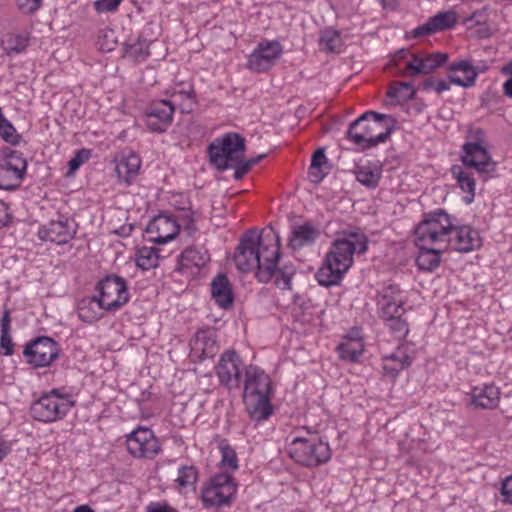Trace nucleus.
I'll return each instance as SVG.
<instances>
[{"mask_svg": "<svg viewBox=\"0 0 512 512\" xmlns=\"http://www.w3.org/2000/svg\"><path fill=\"white\" fill-rule=\"evenodd\" d=\"M126 445L129 453L137 458H154L160 451V444L148 428H138L128 435Z\"/></svg>", "mask_w": 512, "mask_h": 512, "instance_id": "15", "label": "nucleus"}, {"mask_svg": "<svg viewBox=\"0 0 512 512\" xmlns=\"http://www.w3.org/2000/svg\"><path fill=\"white\" fill-rule=\"evenodd\" d=\"M211 295L216 304L227 309L232 306L234 294L228 277L225 274H218L211 282Z\"/></svg>", "mask_w": 512, "mask_h": 512, "instance_id": "25", "label": "nucleus"}, {"mask_svg": "<svg viewBox=\"0 0 512 512\" xmlns=\"http://www.w3.org/2000/svg\"><path fill=\"white\" fill-rule=\"evenodd\" d=\"M77 228L78 225L73 219L60 216L58 220H51L41 226L38 230V237L42 241L64 245L74 238Z\"/></svg>", "mask_w": 512, "mask_h": 512, "instance_id": "14", "label": "nucleus"}, {"mask_svg": "<svg viewBox=\"0 0 512 512\" xmlns=\"http://www.w3.org/2000/svg\"><path fill=\"white\" fill-rule=\"evenodd\" d=\"M0 136L11 145L19 144L22 139V136L17 133L15 127L7 118L0 123Z\"/></svg>", "mask_w": 512, "mask_h": 512, "instance_id": "43", "label": "nucleus"}, {"mask_svg": "<svg viewBox=\"0 0 512 512\" xmlns=\"http://www.w3.org/2000/svg\"><path fill=\"white\" fill-rule=\"evenodd\" d=\"M14 344L12 342L9 332H1L0 336V348L4 350V355L10 356L14 352Z\"/></svg>", "mask_w": 512, "mask_h": 512, "instance_id": "51", "label": "nucleus"}, {"mask_svg": "<svg viewBox=\"0 0 512 512\" xmlns=\"http://www.w3.org/2000/svg\"><path fill=\"white\" fill-rule=\"evenodd\" d=\"M140 166V158L136 154L130 153L129 155L122 156L117 160L115 171L119 180L126 184H131V182L137 177Z\"/></svg>", "mask_w": 512, "mask_h": 512, "instance_id": "27", "label": "nucleus"}, {"mask_svg": "<svg viewBox=\"0 0 512 512\" xmlns=\"http://www.w3.org/2000/svg\"><path fill=\"white\" fill-rule=\"evenodd\" d=\"M271 378L261 368L250 365L245 369L243 402L250 418L263 421L273 412Z\"/></svg>", "mask_w": 512, "mask_h": 512, "instance_id": "4", "label": "nucleus"}, {"mask_svg": "<svg viewBox=\"0 0 512 512\" xmlns=\"http://www.w3.org/2000/svg\"><path fill=\"white\" fill-rule=\"evenodd\" d=\"M388 97L396 99L398 102L411 100L415 96V89L408 82H394L387 92Z\"/></svg>", "mask_w": 512, "mask_h": 512, "instance_id": "36", "label": "nucleus"}, {"mask_svg": "<svg viewBox=\"0 0 512 512\" xmlns=\"http://www.w3.org/2000/svg\"><path fill=\"white\" fill-rule=\"evenodd\" d=\"M309 178L313 183H319L323 180L324 174L321 172L320 168L313 169V166L309 167Z\"/></svg>", "mask_w": 512, "mask_h": 512, "instance_id": "58", "label": "nucleus"}, {"mask_svg": "<svg viewBox=\"0 0 512 512\" xmlns=\"http://www.w3.org/2000/svg\"><path fill=\"white\" fill-rule=\"evenodd\" d=\"M367 244V237L357 232L345 234L344 237L334 240L324 263L315 274L318 283L324 287L339 285L353 264V255L365 253Z\"/></svg>", "mask_w": 512, "mask_h": 512, "instance_id": "1", "label": "nucleus"}, {"mask_svg": "<svg viewBox=\"0 0 512 512\" xmlns=\"http://www.w3.org/2000/svg\"><path fill=\"white\" fill-rule=\"evenodd\" d=\"M122 0H97L95 2V9L98 12H111L118 8Z\"/></svg>", "mask_w": 512, "mask_h": 512, "instance_id": "50", "label": "nucleus"}, {"mask_svg": "<svg viewBox=\"0 0 512 512\" xmlns=\"http://www.w3.org/2000/svg\"><path fill=\"white\" fill-rule=\"evenodd\" d=\"M242 361L235 351L222 354L217 366L216 374L220 383L228 389L239 388L241 384Z\"/></svg>", "mask_w": 512, "mask_h": 512, "instance_id": "18", "label": "nucleus"}, {"mask_svg": "<svg viewBox=\"0 0 512 512\" xmlns=\"http://www.w3.org/2000/svg\"><path fill=\"white\" fill-rule=\"evenodd\" d=\"M498 31V27L494 23L482 22V38L490 37Z\"/></svg>", "mask_w": 512, "mask_h": 512, "instance_id": "56", "label": "nucleus"}, {"mask_svg": "<svg viewBox=\"0 0 512 512\" xmlns=\"http://www.w3.org/2000/svg\"><path fill=\"white\" fill-rule=\"evenodd\" d=\"M363 350L364 345L360 338L346 337L338 346L340 358L351 362L357 361Z\"/></svg>", "mask_w": 512, "mask_h": 512, "instance_id": "29", "label": "nucleus"}, {"mask_svg": "<svg viewBox=\"0 0 512 512\" xmlns=\"http://www.w3.org/2000/svg\"><path fill=\"white\" fill-rule=\"evenodd\" d=\"M147 512H176L167 504L152 503L147 507Z\"/></svg>", "mask_w": 512, "mask_h": 512, "instance_id": "55", "label": "nucleus"}, {"mask_svg": "<svg viewBox=\"0 0 512 512\" xmlns=\"http://www.w3.org/2000/svg\"><path fill=\"white\" fill-rule=\"evenodd\" d=\"M10 314H9V311L6 310L2 316V319H1V332H9L10 331Z\"/></svg>", "mask_w": 512, "mask_h": 512, "instance_id": "59", "label": "nucleus"}, {"mask_svg": "<svg viewBox=\"0 0 512 512\" xmlns=\"http://www.w3.org/2000/svg\"><path fill=\"white\" fill-rule=\"evenodd\" d=\"M192 352L203 360L206 358H213L217 352L216 341L208 335L206 331L197 332L196 337L192 343Z\"/></svg>", "mask_w": 512, "mask_h": 512, "instance_id": "28", "label": "nucleus"}, {"mask_svg": "<svg viewBox=\"0 0 512 512\" xmlns=\"http://www.w3.org/2000/svg\"><path fill=\"white\" fill-rule=\"evenodd\" d=\"M3 163L9 165L12 168H17L22 174H25L27 169V161L23 157L22 153L17 150L7 148L4 150Z\"/></svg>", "mask_w": 512, "mask_h": 512, "instance_id": "40", "label": "nucleus"}, {"mask_svg": "<svg viewBox=\"0 0 512 512\" xmlns=\"http://www.w3.org/2000/svg\"><path fill=\"white\" fill-rule=\"evenodd\" d=\"M185 265L191 264L195 267H203L210 261V255L204 247H188L181 254Z\"/></svg>", "mask_w": 512, "mask_h": 512, "instance_id": "32", "label": "nucleus"}, {"mask_svg": "<svg viewBox=\"0 0 512 512\" xmlns=\"http://www.w3.org/2000/svg\"><path fill=\"white\" fill-rule=\"evenodd\" d=\"M269 231L260 234L257 244V256H259L258 270L256 277L260 282L267 283L275 276V285L282 290L291 289V279L295 274L293 265H284L277 269V262L280 258V237L268 227Z\"/></svg>", "mask_w": 512, "mask_h": 512, "instance_id": "3", "label": "nucleus"}, {"mask_svg": "<svg viewBox=\"0 0 512 512\" xmlns=\"http://www.w3.org/2000/svg\"><path fill=\"white\" fill-rule=\"evenodd\" d=\"M405 299L398 285L388 284L377 295V307L380 318H391L393 315L404 314Z\"/></svg>", "mask_w": 512, "mask_h": 512, "instance_id": "19", "label": "nucleus"}, {"mask_svg": "<svg viewBox=\"0 0 512 512\" xmlns=\"http://www.w3.org/2000/svg\"><path fill=\"white\" fill-rule=\"evenodd\" d=\"M42 0H17L18 8L24 14H33L41 6Z\"/></svg>", "mask_w": 512, "mask_h": 512, "instance_id": "49", "label": "nucleus"}, {"mask_svg": "<svg viewBox=\"0 0 512 512\" xmlns=\"http://www.w3.org/2000/svg\"><path fill=\"white\" fill-rule=\"evenodd\" d=\"M356 179L364 186L375 188L381 178V169L369 165L358 166L355 171Z\"/></svg>", "mask_w": 512, "mask_h": 512, "instance_id": "33", "label": "nucleus"}, {"mask_svg": "<svg viewBox=\"0 0 512 512\" xmlns=\"http://www.w3.org/2000/svg\"><path fill=\"white\" fill-rule=\"evenodd\" d=\"M7 54H19L29 45V36L26 34L10 35L5 41Z\"/></svg>", "mask_w": 512, "mask_h": 512, "instance_id": "38", "label": "nucleus"}, {"mask_svg": "<svg viewBox=\"0 0 512 512\" xmlns=\"http://www.w3.org/2000/svg\"><path fill=\"white\" fill-rule=\"evenodd\" d=\"M504 94L512 99V77L510 76L503 84Z\"/></svg>", "mask_w": 512, "mask_h": 512, "instance_id": "61", "label": "nucleus"}, {"mask_svg": "<svg viewBox=\"0 0 512 512\" xmlns=\"http://www.w3.org/2000/svg\"><path fill=\"white\" fill-rule=\"evenodd\" d=\"M457 17L453 11L439 12L423 25L418 26L412 32L413 37L431 35L438 31H443L454 27Z\"/></svg>", "mask_w": 512, "mask_h": 512, "instance_id": "23", "label": "nucleus"}, {"mask_svg": "<svg viewBox=\"0 0 512 512\" xmlns=\"http://www.w3.org/2000/svg\"><path fill=\"white\" fill-rule=\"evenodd\" d=\"M197 471L193 466H182L178 471L176 482L181 487H192L197 481Z\"/></svg>", "mask_w": 512, "mask_h": 512, "instance_id": "44", "label": "nucleus"}, {"mask_svg": "<svg viewBox=\"0 0 512 512\" xmlns=\"http://www.w3.org/2000/svg\"><path fill=\"white\" fill-rule=\"evenodd\" d=\"M319 236L320 231L318 227L308 221L292 229L288 246L293 250L301 249L304 246L313 244Z\"/></svg>", "mask_w": 512, "mask_h": 512, "instance_id": "24", "label": "nucleus"}, {"mask_svg": "<svg viewBox=\"0 0 512 512\" xmlns=\"http://www.w3.org/2000/svg\"><path fill=\"white\" fill-rule=\"evenodd\" d=\"M403 314L393 315L391 318H382L390 331H392L398 338L405 337L408 333V324L402 318Z\"/></svg>", "mask_w": 512, "mask_h": 512, "instance_id": "42", "label": "nucleus"}, {"mask_svg": "<svg viewBox=\"0 0 512 512\" xmlns=\"http://www.w3.org/2000/svg\"><path fill=\"white\" fill-rule=\"evenodd\" d=\"M236 492L232 476L226 473L211 478L202 490L201 499L204 507L211 508L228 504Z\"/></svg>", "mask_w": 512, "mask_h": 512, "instance_id": "11", "label": "nucleus"}, {"mask_svg": "<svg viewBox=\"0 0 512 512\" xmlns=\"http://www.w3.org/2000/svg\"><path fill=\"white\" fill-rule=\"evenodd\" d=\"M74 406L69 395L60 394L58 389L51 390L33 403V417L42 422H53L62 419Z\"/></svg>", "mask_w": 512, "mask_h": 512, "instance_id": "10", "label": "nucleus"}, {"mask_svg": "<svg viewBox=\"0 0 512 512\" xmlns=\"http://www.w3.org/2000/svg\"><path fill=\"white\" fill-rule=\"evenodd\" d=\"M319 46L322 51L339 52L342 46V39L339 31L333 28L324 29L321 32Z\"/></svg>", "mask_w": 512, "mask_h": 512, "instance_id": "34", "label": "nucleus"}, {"mask_svg": "<svg viewBox=\"0 0 512 512\" xmlns=\"http://www.w3.org/2000/svg\"><path fill=\"white\" fill-rule=\"evenodd\" d=\"M98 297L93 300L98 303L101 309L116 311L129 301L127 282L124 278L112 274L105 276L96 287Z\"/></svg>", "mask_w": 512, "mask_h": 512, "instance_id": "9", "label": "nucleus"}, {"mask_svg": "<svg viewBox=\"0 0 512 512\" xmlns=\"http://www.w3.org/2000/svg\"><path fill=\"white\" fill-rule=\"evenodd\" d=\"M450 216L444 210L428 215L415 229V244L419 248L416 264L420 270L433 271L440 264V254L446 249L443 245L450 226Z\"/></svg>", "mask_w": 512, "mask_h": 512, "instance_id": "2", "label": "nucleus"}, {"mask_svg": "<svg viewBox=\"0 0 512 512\" xmlns=\"http://www.w3.org/2000/svg\"><path fill=\"white\" fill-rule=\"evenodd\" d=\"M448 59V54L442 52L413 54L406 66L399 73L402 76L427 75L441 67Z\"/></svg>", "mask_w": 512, "mask_h": 512, "instance_id": "16", "label": "nucleus"}, {"mask_svg": "<svg viewBox=\"0 0 512 512\" xmlns=\"http://www.w3.org/2000/svg\"><path fill=\"white\" fill-rule=\"evenodd\" d=\"M393 122L388 115L367 111L349 125L346 135L361 150L370 149L389 138Z\"/></svg>", "mask_w": 512, "mask_h": 512, "instance_id": "5", "label": "nucleus"}, {"mask_svg": "<svg viewBox=\"0 0 512 512\" xmlns=\"http://www.w3.org/2000/svg\"><path fill=\"white\" fill-rule=\"evenodd\" d=\"M449 226L447 228V237L443 241V245H446V248L450 246L459 252H468L474 248L478 236L477 231H474L469 226L455 227L451 221Z\"/></svg>", "mask_w": 512, "mask_h": 512, "instance_id": "22", "label": "nucleus"}, {"mask_svg": "<svg viewBox=\"0 0 512 512\" xmlns=\"http://www.w3.org/2000/svg\"><path fill=\"white\" fill-rule=\"evenodd\" d=\"M282 54V46L278 41H265L258 44L249 56L247 66L254 72L269 70Z\"/></svg>", "mask_w": 512, "mask_h": 512, "instance_id": "17", "label": "nucleus"}, {"mask_svg": "<svg viewBox=\"0 0 512 512\" xmlns=\"http://www.w3.org/2000/svg\"><path fill=\"white\" fill-rule=\"evenodd\" d=\"M11 451V445L8 441L0 437V455L4 458Z\"/></svg>", "mask_w": 512, "mask_h": 512, "instance_id": "60", "label": "nucleus"}, {"mask_svg": "<svg viewBox=\"0 0 512 512\" xmlns=\"http://www.w3.org/2000/svg\"><path fill=\"white\" fill-rule=\"evenodd\" d=\"M477 71L467 60L454 62L449 66V79L451 83L469 87L474 84Z\"/></svg>", "mask_w": 512, "mask_h": 512, "instance_id": "26", "label": "nucleus"}, {"mask_svg": "<svg viewBox=\"0 0 512 512\" xmlns=\"http://www.w3.org/2000/svg\"><path fill=\"white\" fill-rule=\"evenodd\" d=\"M500 399L499 388L495 385H485L482 389V409H493L498 406Z\"/></svg>", "mask_w": 512, "mask_h": 512, "instance_id": "41", "label": "nucleus"}, {"mask_svg": "<svg viewBox=\"0 0 512 512\" xmlns=\"http://www.w3.org/2000/svg\"><path fill=\"white\" fill-rule=\"evenodd\" d=\"M413 54H414V53H410V51H409L408 49H404V48H402V49L398 50V51L395 53V55H394V57H393V59H392V62H393L396 66H398V65H399V62H400L401 60L407 59L408 57H410V59H412V55H413Z\"/></svg>", "mask_w": 512, "mask_h": 512, "instance_id": "57", "label": "nucleus"}, {"mask_svg": "<svg viewBox=\"0 0 512 512\" xmlns=\"http://www.w3.org/2000/svg\"><path fill=\"white\" fill-rule=\"evenodd\" d=\"M496 165V162L491 159L487 150L482 146V181H486L494 176Z\"/></svg>", "mask_w": 512, "mask_h": 512, "instance_id": "45", "label": "nucleus"}, {"mask_svg": "<svg viewBox=\"0 0 512 512\" xmlns=\"http://www.w3.org/2000/svg\"><path fill=\"white\" fill-rule=\"evenodd\" d=\"M384 8H394L397 4V0H379Z\"/></svg>", "mask_w": 512, "mask_h": 512, "instance_id": "63", "label": "nucleus"}, {"mask_svg": "<svg viewBox=\"0 0 512 512\" xmlns=\"http://www.w3.org/2000/svg\"><path fill=\"white\" fill-rule=\"evenodd\" d=\"M245 151V139L238 133H227L214 140L208 147L210 161L219 170L232 167L231 161H236Z\"/></svg>", "mask_w": 512, "mask_h": 512, "instance_id": "8", "label": "nucleus"}, {"mask_svg": "<svg viewBox=\"0 0 512 512\" xmlns=\"http://www.w3.org/2000/svg\"><path fill=\"white\" fill-rule=\"evenodd\" d=\"M174 105L168 100L153 102L146 112V126L152 132L163 133L172 123Z\"/></svg>", "mask_w": 512, "mask_h": 512, "instance_id": "20", "label": "nucleus"}, {"mask_svg": "<svg viewBox=\"0 0 512 512\" xmlns=\"http://www.w3.org/2000/svg\"><path fill=\"white\" fill-rule=\"evenodd\" d=\"M158 261V249L155 247H142L136 253V265L142 270L157 267Z\"/></svg>", "mask_w": 512, "mask_h": 512, "instance_id": "35", "label": "nucleus"}, {"mask_svg": "<svg viewBox=\"0 0 512 512\" xmlns=\"http://www.w3.org/2000/svg\"><path fill=\"white\" fill-rule=\"evenodd\" d=\"M24 174L9 165L0 162V189L14 190L20 186Z\"/></svg>", "mask_w": 512, "mask_h": 512, "instance_id": "30", "label": "nucleus"}, {"mask_svg": "<svg viewBox=\"0 0 512 512\" xmlns=\"http://www.w3.org/2000/svg\"><path fill=\"white\" fill-rule=\"evenodd\" d=\"M177 96L186 98L187 100L190 101L187 108H182V111L190 112L193 108V105L196 103L195 92H194V88H193L192 84L186 83V84H184L183 88L174 91L173 97H177Z\"/></svg>", "mask_w": 512, "mask_h": 512, "instance_id": "47", "label": "nucleus"}, {"mask_svg": "<svg viewBox=\"0 0 512 512\" xmlns=\"http://www.w3.org/2000/svg\"><path fill=\"white\" fill-rule=\"evenodd\" d=\"M478 153H480V139L465 143L461 155L463 166L456 164L451 167V174L457 180L461 190L466 193L463 200L467 204L472 203L475 197L476 181L469 169L480 173V161L476 159Z\"/></svg>", "mask_w": 512, "mask_h": 512, "instance_id": "7", "label": "nucleus"}, {"mask_svg": "<svg viewBox=\"0 0 512 512\" xmlns=\"http://www.w3.org/2000/svg\"><path fill=\"white\" fill-rule=\"evenodd\" d=\"M287 453L296 463L305 467L319 466L331 458L329 444L316 435L309 438L295 437L289 444Z\"/></svg>", "mask_w": 512, "mask_h": 512, "instance_id": "6", "label": "nucleus"}, {"mask_svg": "<svg viewBox=\"0 0 512 512\" xmlns=\"http://www.w3.org/2000/svg\"><path fill=\"white\" fill-rule=\"evenodd\" d=\"M10 218L8 205L0 200V229L9 223Z\"/></svg>", "mask_w": 512, "mask_h": 512, "instance_id": "54", "label": "nucleus"}, {"mask_svg": "<svg viewBox=\"0 0 512 512\" xmlns=\"http://www.w3.org/2000/svg\"><path fill=\"white\" fill-rule=\"evenodd\" d=\"M73 512H94V510L89 507L88 505H80V506H77Z\"/></svg>", "mask_w": 512, "mask_h": 512, "instance_id": "64", "label": "nucleus"}, {"mask_svg": "<svg viewBox=\"0 0 512 512\" xmlns=\"http://www.w3.org/2000/svg\"><path fill=\"white\" fill-rule=\"evenodd\" d=\"M90 156V150L85 148L78 150L74 157H72L68 162L69 174H72L78 170L83 163L89 160Z\"/></svg>", "mask_w": 512, "mask_h": 512, "instance_id": "46", "label": "nucleus"}, {"mask_svg": "<svg viewBox=\"0 0 512 512\" xmlns=\"http://www.w3.org/2000/svg\"><path fill=\"white\" fill-rule=\"evenodd\" d=\"M149 42L146 39H137L133 42H126L124 49L126 56L135 61H143L149 55Z\"/></svg>", "mask_w": 512, "mask_h": 512, "instance_id": "37", "label": "nucleus"}, {"mask_svg": "<svg viewBox=\"0 0 512 512\" xmlns=\"http://www.w3.org/2000/svg\"><path fill=\"white\" fill-rule=\"evenodd\" d=\"M221 464L223 467H227L233 471L238 469V461H237L236 453L230 447H224L222 449Z\"/></svg>", "mask_w": 512, "mask_h": 512, "instance_id": "48", "label": "nucleus"}, {"mask_svg": "<svg viewBox=\"0 0 512 512\" xmlns=\"http://www.w3.org/2000/svg\"><path fill=\"white\" fill-rule=\"evenodd\" d=\"M325 163H326L325 149L319 148L313 154L310 166H313V169L321 168V166Z\"/></svg>", "mask_w": 512, "mask_h": 512, "instance_id": "53", "label": "nucleus"}, {"mask_svg": "<svg viewBox=\"0 0 512 512\" xmlns=\"http://www.w3.org/2000/svg\"><path fill=\"white\" fill-rule=\"evenodd\" d=\"M411 364L410 357L404 353H392L384 358L383 371L386 375L395 378L398 373Z\"/></svg>", "mask_w": 512, "mask_h": 512, "instance_id": "31", "label": "nucleus"}, {"mask_svg": "<svg viewBox=\"0 0 512 512\" xmlns=\"http://www.w3.org/2000/svg\"><path fill=\"white\" fill-rule=\"evenodd\" d=\"M179 232L180 224L174 218L166 215L155 217L146 228L149 240L158 244L167 243L175 238Z\"/></svg>", "mask_w": 512, "mask_h": 512, "instance_id": "21", "label": "nucleus"}, {"mask_svg": "<svg viewBox=\"0 0 512 512\" xmlns=\"http://www.w3.org/2000/svg\"><path fill=\"white\" fill-rule=\"evenodd\" d=\"M265 157H266L265 154H261L257 157L251 158L249 160H242V156H240V157H238V159L236 161H231L230 162L232 164L231 168L235 169L234 178L236 180L242 179L248 173V171L251 169V167L253 165L257 164Z\"/></svg>", "mask_w": 512, "mask_h": 512, "instance_id": "39", "label": "nucleus"}, {"mask_svg": "<svg viewBox=\"0 0 512 512\" xmlns=\"http://www.w3.org/2000/svg\"><path fill=\"white\" fill-rule=\"evenodd\" d=\"M501 494L505 502L512 504V475L503 481Z\"/></svg>", "mask_w": 512, "mask_h": 512, "instance_id": "52", "label": "nucleus"}, {"mask_svg": "<svg viewBox=\"0 0 512 512\" xmlns=\"http://www.w3.org/2000/svg\"><path fill=\"white\" fill-rule=\"evenodd\" d=\"M260 234L256 229H250L240 238L234 254V262L238 270L247 273L258 270L259 256H257V244Z\"/></svg>", "mask_w": 512, "mask_h": 512, "instance_id": "13", "label": "nucleus"}, {"mask_svg": "<svg viewBox=\"0 0 512 512\" xmlns=\"http://www.w3.org/2000/svg\"><path fill=\"white\" fill-rule=\"evenodd\" d=\"M60 348L56 341L47 336H40L24 348L27 362L34 367H47L59 357Z\"/></svg>", "mask_w": 512, "mask_h": 512, "instance_id": "12", "label": "nucleus"}, {"mask_svg": "<svg viewBox=\"0 0 512 512\" xmlns=\"http://www.w3.org/2000/svg\"><path fill=\"white\" fill-rule=\"evenodd\" d=\"M448 89H449V84L444 80H440L435 84V90L437 92H443Z\"/></svg>", "mask_w": 512, "mask_h": 512, "instance_id": "62", "label": "nucleus"}]
</instances>
